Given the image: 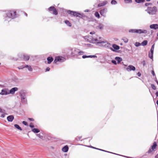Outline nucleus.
<instances>
[{
  "mask_svg": "<svg viewBox=\"0 0 158 158\" xmlns=\"http://www.w3.org/2000/svg\"><path fill=\"white\" fill-rule=\"evenodd\" d=\"M140 45H141V44L139 42H136V43H135V46H139Z\"/></svg>",
  "mask_w": 158,
  "mask_h": 158,
  "instance_id": "35",
  "label": "nucleus"
},
{
  "mask_svg": "<svg viewBox=\"0 0 158 158\" xmlns=\"http://www.w3.org/2000/svg\"><path fill=\"white\" fill-rule=\"evenodd\" d=\"M125 1L127 2H132L131 0H124Z\"/></svg>",
  "mask_w": 158,
  "mask_h": 158,
  "instance_id": "42",
  "label": "nucleus"
},
{
  "mask_svg": "<svg viewBox=\"0 0 158 158\" xmlns=\"http://www.w3.org/2000/svg\"><path fill=\"white\" fill-rule=\"evenodd\" d=\"M14 126L16 128H17V129L20 131L22 130V129L19 126V125L15 124L14 125Z\"/></svg>",
  "mask_w": 158,
  "mask_h": 158,
  "instance_id": "26",
  "label": "nucleus"
},
{
  "mask_svg": "<svg viewBox=\"0 0 158 158\" xmlns=\"http://www.w3.org/2000/svg\"><path fill=\"white\" fill-rule=\"evenodd\" d=\"M97 40V39H95V41H96Z\"/></svg>",
  "mask_w": 158,
  "mask_h": 158,
  "instance_id": "57",
  "label": "nucleus"
},
{
  "mask_svg": "<svg viewBox=\"0 0 158 158\" xmlns=\"http://www.w3.org/2000/svg\"><path fill=\"white\" fill-rule=\"evenodd\" d=\"M137 75L139 77H140L141 75V74L139 72L137 73Z\"/></svg>",
  "mask_w": 158,
  "mask_h": 158,
  "instance_id": "47",
  "label": "nucleus"
},
{
  "mask_svg": "<svg viewBox=\"0 0 158 158\" xmlns=\"http://www.w3.org/2000/svg\"><path fill=\"white\" fill-rule=\"evenodd\" d=\"M18 88L17 87H14L12 88L9 92V94H13L15 93V91L18 90Z\"/></svg>",
  "mask_w": 158,
  "mask_h": 158,
  "instance_id": "13",
  "label": "nucleus"
},
{
  "mask_svg": "<svg viewBox=\"0 0 158 158\" xmlns=\"http://www.w3.org/2000/svg\"><path fill=\"white\" fill-rule=\"evenodd\" d=\"M63 58L62 57L57 56L55 57L54 62L56 63L58 61L61 62Z\"/></svg>",
  "mask_w": 158,
  "mask_h": 158,
  "instance_id": "10",
  "label": "nucleus"
},
{
  "mask_svg": "<svg viewBox=\"0 0 158 158\" xmlns=\"http://www.w3.org/2000/svg\"><path fill=\"white\" fill-rule=\"evenodd\" d=\"M148 32V31L146 30H142L140 29H136V33L138 34H146Z\"/></svg>",
  "mask_w": 158,
  "mask_h": 158,
  "instance_id": "6",
  "label": "nucleus"
},
{
  "mask_svg": "<svg viewBox=\"0 0 158 158\" xmlns=\"http://www.w3.org/2000/svg\"><path fill=\"white\" fill-rule=\"evenodd\" d=\"M145 0H135V1L138 3H139L141 2H143L145 1Z\"/></svg>",
  "mask_w": 158,
  "mask_h": 158,
  "instance_id": "30",
  "label": "nucleus"
},
{
  "mask_svg": "<svg viewBox=\"0 0 158 158\" xmlns=\"http://www.w3.org/2000/svg\"><path fill=\"white\" fill-rule=\"evenodd\" d=\"M107 12V9L106 8L103 9L100 11V13L101 15L105 16L106 13Z\"/></svg>",
  "mask_w": 158,
  "mask_h": 158,
  "instance_id": "7",
  "label": "nucleus"
},
{
  "mask_svg": "<svg viewBox=\"0 0 158 158\" xmlns=\"http://www.w3.org/2000/svg\"><path fill=\"white\" fill-rule=\"evenodd\" d=\"M32 131L35 133H37L40 131V130L37 128H34L32 129Z\"/></svg>",
  "mask_w": 158,
  "mask_h": 158,
  "instance_id": "21",
  "label": "nucleus"
},
{
  "mask_svg": "<svg viewBox=\"0 0 158 158\" xmlns=\"http://www.w3.org/2000/svg\"><path fill=\"white\" fill-rule=\"evenodd\" d=\"M22 123L24 125H26V126H27V122H26V121H23L22 122Z\"/></svg>",
  "mask_w": 158,
  "mask_h": 158,
  "instance_id": "36",
  "label": "nucleus"
},
{
  "mask_svg": "<svg viewBox=\"0 0 158 158\" xmlns=\"http://www.w3.org/2000/svg\"><path fill=\"white\" fill-rule=\"evenodd\" d=\"M90 34L91 35L94 34H95V32L94 31H92L90 32Z\"/></svg>",
  "mask_w": 158,
  "mask_h": 158,
  "instance_id": "46",
  "label": "nucleus"
},
{
  "mask_svg": "<svg viewBox=\"0 0 158 158\" xmlns=\"http://www.w3.org/2000/svg\"><path fill=\"white\" fill-rule=\"evenodd\" d=\"M65 23L69 27H71L72 26L71 23L68 20H65Z\"/></svg>",
  "mask_w": 158,
  "mask_h": 158,
  "instance_id": "22",
  "label": "nucleus"
},
{
  "mask_svg": "<svg viewBox=\"0 0 158 158\" xmlns=\"http://www.w3.org/2000/svg\"><path fill=\"white\" fill-rule=\"evenodd\" d=\"M157 146V144L156 143V142H154L153 143V145L151 147V148H150L148 151V153H151L156 148Z\"/></svg>",
  "mask_w": 158,
  "mask_h": 158,
  "instance_id": "4",
  "label": "nucleus"
},
{
  "mask_svg": "<svg viewBox=\"0 0 158 158\" xmlns=\"http://www.w3.org/2000/svg\"><path fill=\"white\" fill-rule=\"evenodd\" d=\"M9 94V91L7 89H5L2 90L0 94L2 95H7Z\"/></svg>",
  "mask_w": 158,
  "mask_h": 158,
  "instance_id": "8",
  "label": "nucleus"
},
{
  "mask_svg": "<svg viewBox=\"0 0 158 158\" xmlns=\"http://www.w3.org/2000/svg\"><path fill=\"white\" fill-rule=\"evenodd\" d=\"M152 73L153 76H154L155 75L154 72V70H153L152 71Z\"/></svg>",
  "mask_w": 158,
  "mask_h": 158,
  "instance_id": "45",
  "label": "nucleus"
},
{
  "mask_svg": "<svg viewBox=\"0 0 158 158\" xmlns=\"http://www.w3.org/2000/svg\"><path fill=\"white\" fill-rule=\"evenodd\" d=\"M48 10L50 11H53L52 13L55 15H56L58 14L56 8L54 6L50 7L48 9Z\"/></svg>",
  "mask_w": 158,
  "mask_h": 158,
  "instance_id": "5",
  "label": "nucleus"
},
{
  "mask_svg": "<svg viewBox=\"0 0 158 158\" xmlns=\"http://www.w3.org/2000/svg\"><path fill=\"white\" fill-rule=\"evenodd\" d=\"M148 2L150 1L151 0H146Z\"/></svg>",
  "mask_w": 158,
  "mask_h": 158,
  "instance_id": "56",
  "label": "nucleus"
},
{
  "mask_svg": "<svg viewBox=\"0 0 158 158\" xmlns=\"http://www.w3.org/2000/svg\"><path fill=\"white\" fill-rule=\"evenodd\" d=\"M126 69L128 71L132 70L135 71V68L134 66L132 65H129L127 68Z\"/></svg>",
  "mask_w": 158,
  "mask_h": 158,
  "instance_id": "9",
  "label": "nucleus"
},
{
  "mask_svg": "<svg viewBox=\"0 0 158 158\" xmlns=\"http://www.w3.org/2000/svg\"><path fill=\"white\" fill-rule=\"evenodd\" d=\"M154 46H155V44H154L152 46L151 48V50H153L154 51Z\"/></svg>",
  "mask_w": 158,
  "mask_h": 158,
  "instance_id": "39",
  "label": "nucleus"
},
{
  "mask_svg": "<svg viewBox=\"0 0 158 158\" xmlns=\"http://www.w3.org/2000/svg\"><path fill=\"white\" fill-rule=\"evenodd\" d=\"M152 4V3H146L145 4V5L146 6H148L149 5H151Z\"/></svg>",
  "mask_w": 158,
  "mask_h": 158,
  "instance_id": "38",
  "label": "nucleus"
},
{
  "mask_svg": "<svg viewBox=\"0 0 158 158\" xmlns=\"http://www.w3.org/2000/svg\"><path fill=\"white\" fill-rule=\"evenodd\" d=\"M156 96H157L158 97V91H157L156 93Z\"/></svg>",
  "mask_w": 158,
  "mask_h": 158,
  "instance_id": "49",
  "label": "nucleus"
},
{
  "mask_svg": "<svg viewBox=\"0 0 158 158\" xmlns=\"http://www.w3.org/2000/svg\"><path fill=\"white\" fill-rule=\"evenodd\" d=\"M23 58L24 60H29L30 57L29 56L27 55H23Z\"/></svg>",
  "mask_w": 158,
  "mask_h": 158,
  "instance_id": "18",
  "label": "nucleus"
},
{
  "mask_svg": "<svg viewBox=\"0 0 158 158\" xmlns=\"http://www.w3.org/2000/svg\"><path fill=\"white\" fill-rule=\"evenodd\" d=\"M115 60L117 61V63L118 64L122 60V59L121 58L118 57H116L115 58Z\"/></svg>",
  "mask_w": 158,
  "mask_h": 158,
  "instance_id": "20",
  "label": "nucleus"
},
{
  "mask_svg": "<svg viewBox=\"0 0 158 158\" xmlns=\"http://www.w3.org/2000/svg\"><path fill=\"white\" fill-rule=\"evenodd\" d=\"M136 29H131L129 30V32L131 33H136Z\"/></svg>",
  "mask_w": 158,
  "mask_h": 158,
  "instance_id": "29",
  "label": "nucleus"
},
{
  "mask_svg": "<svg viewBox=\"0 0 158 158\" xmlns=\"http://www.w3.org/2000/svg\"><path fill=\"white\" fill-rule=\"evenodd\" d=\"M111 62L113 63L114 64H117L116 61L115 60H113L111 61Z\"/></svg>",
  "mask_w": 158,
  "mask_h": 158,
  "instance_id": "41",
  "label": "nucleus"
},
{
  "mask_svg": "<svg viewBox=\"0 0 158 158\" xmlns=\"http://www.w3.org/2000/svg\"><path fill=\"white\" fill-rule=\"evenodd\" d=\"M37 135L40 139L43 138V136L40 134H37Z\"/></svg>",
  "mask_w": 158,
  "mask_h": 158,
  "instance_id": "32",
  "label": "nucleus"
},
{
  "mask_svg": "<svg viewBox=\"0 0 158 158\" xmlns=\"http://www.w3.org/2000/svg\"><path fill=\"white\" fill-rule=\"evenodd\" d=\"M153 55L152 54H151V53H149L148 55L149 57L151 59H152L153 58Z\"/></svg>",
  "mask_w": 158,
  "mask_h": 158,
  "instance_id": "31",
  "label": "nucleus"
},
{
  "mask_svg": "<svg viewBox=\"0 0 158 158\" xmlns=\"http://www.w3.org/2000/svg\"><path fill=\"white\" fill-rule=\"evenodd\" d=\"M146 11L149 14L154 15L156 14L157 11V9L156 6H154L152 7L148 6L147 7Z\"/></svg>",
  "mask_w": 158,
  "mask_h": 158,
  "instance_id": "1",
  "label": "nucleus"
},
{
  "mask_svg": "<svg viewBox=\"0 0 158 158\" xmlns=\"http://www.w3.org/2000/svg\"><path fill=\"white\" fill-rule=\"evenodd\" d=\"M96 28L97 29H102L103 28V25L102 24H99L98 26H97Z\"/></svg>",
  "mask_w": 158,
  "mask_h": 158,
  "instance_id": "23",
  "label": "nucleus"
},
{
  "mask_svg": "<svg viewBox=\"0 0 158 158\" xmlns=\"http://www.w3.org/2000/svg\"><path fill=\"white\" fill-rule=\"evenodd\" d=\"M2 117H4V114H2Z\"/></svg>",
  "mask_w": 158,
  "mask_h": 158,
  "instance_id": "52",
  "label": "nucleus"
},
{
  "mask_svg": "<svg viewBox=\"0 0 158 158\" xmlns=\"http://www.w3.org/2000/svg\"><path fill=\"white\" fill-rule=\"evenodd\" d=\"M123 40L124 42L126 43L128 41V40L127 38H123Z\"/></svg>",
  "mask_w": 158,
  "mask_h": 158,
  "instance_id": "33",
  "label": "nucleus"
},
{
  "mask_svg": "<svg viewBox=\"0 0 158 158\" xmlns=\"http://www.w3.org/2000/svg\"><path fill=\"white\" fill-rule=\"evenodd\" d=\"M148 43V41L145 40L143 41L142 43L141 44L143 46H145L147 45Z\"/></svg>",
  "mask_w": 158,
  "mask_h": 158,
  "instance_id": "27",
  "label": "nucleus"
},
{
  "mask_svg": "<svg viewBox=\"0 0 158 158\" xmlns=\"http://www.w3.org/2000/svg\"><path fill=\"white\" fill-rule=\"evenodd\" d=\"M144 65H145V63H144V64H143V66H144Z\"/></svg>",
  "mask_w": 158,
  "mask_h": 158,
  "instance_id": "59",
  "label": "nucleus"
},
{
  "mask_svg": "<svg viewBox=\"0 0 158 158\" xmlns=\"http://www.w3.org/2000/svg\"><path fill=\"white\" fill-rule=\"evenodd\" d=\"M84 53V52L83 51H80L78 52V54L79 55H82Z\"/></svg>",
  "mask_w": 158,
  "mask_h": 158,
  "instance_id": "40",
  "label": "nucleus"
},
{
  "mask_svg": "<svg viewBox=\"0 0 158 158\" xmlns=\"http://www.w3.org/2000/svg\"><path fill=\"white\" fill-rule=\"evenodd\" d=\"M156 83H157V85H158V81H156Z\"/></svg>",
  "mask_w": 158,
  "mask_h": 158,
  "instance_id": "55",
  "label": "nucleus"
},
{
  "mask_svg": "<svg viewBox=\"0 0 158 158\" xmlns=\"http://www.w3.org/2000/svg\"><path fill=\"white\" fill-rule=\"evenodd\" d=\"M95 16L98 19H99L100 17V15L99 13L97 11H96L95 12L94 14Z\"/></svg>",
  "mask_w": 158,
  "mask_h": 158,
  "instance_id": "24",
  "label": "nucleus"
},
{
  "mask_svg": "<svg viewBox=\"0 0 158 158\" xmlns=\"http://www.w3.org/2000/svg\"><path fill=\"white\" fill-rule=\"evenodd\" d=\"M14 118V117L13 115H10L7 117V120L9 122H12Z\"/></svg>",
  "mask_w": 158,
  "mask_h": 158,
  "instance_id": "16",
  "label": "nucleus"
},
{
  "mask_svg": "<svg viewBox=\"0 0 158 158\" xmlns=\"http://www.w3.org/2000/svg\"><path fill=\"white\" fill-rule=\"evenodd\" d=\"M156 104L158 105V100L156 102Z\"/></svg>",
  "mask_w": 158,
  "mask_h": 158,
  "instance_id": "54",
  "label": "nucleus"
},
{
  "mask_svg": "<svg viewBox=\"0 0 158 158\" xmlns=\"http://www.w3.org/2000/svg\"><path fill=\"white\" fill-rule=\"evenodd\" d=\"M2 109L0 107V112H2Z\"/></svg>",
  "mask_w": 158,
  "mask_h": 158,
  "instance_id": "50",
  "label": "nucleus"
},
{
  "mask_svg": "<svg viewBox=\"0 0 158 158\" xmlns=\"http://www.w3.org/2000/svg\"><path fill=\"white\" fill-rule=\"evenodd\" d=\"M29 126L31 128H33L34 127V126L32 123H30L29 125Z\"/></svg>",
  "mask_w": 158,
  "mask_h": 158,
  "instance_id": "34",
  "label": "nucleus"
},
{
  "mask_svg": "<svg viewBox=\"0 0 158 158\" xmlns=\"http://www.w3.org/2000/svg\"><path fill=\"white\" fill-rule=\"evenodd\" d=\"M97 56L95 55H90V56H86L83 55L82 56V57L83 58L85 59L86 58H96Z\"/></svg>",
  "mask_w": 158,
  "mask_h": 158,
  "instance_id": "15",
  "label": "nucleus"
},
{
  "mask_svg": "<svg viewBox=\"0 0 158 158\" xmlns=\"http://www.w3.org/2000/svg\"><path fill=\"white\" fill-rule=\"evenodd\" d=\"M150 51L151 52L150 53H151V54H153L154 51L152 50H151Z\"/></svg>",
  "mask_w": 158,
  "mask_h": 158,
  "instance_id": "48",
  "label": "nucleus"
},
{
  "mask_svg": "<svg viewBox=\"0 0 158 158\" xmlns=\"http://www.w3.org/2000/svg\"><path fill=\"white\" fill-rule=\"evenodd\" d=\"M108 2L106 1H105L102 3L99 4L98 5V7H99L105 6L107 3Z\"/></svg>",
  "mask_w": 158,
  "mask_h": 158,
  "instance_id": "12",
  "label": "nucleus"
},
{
  "mask_svg": "<svg viewBox=\"0 0 158 158\" xmlns=\"http://www.w3.org/2000/svg\"><path fill=\"white\" fill-rule=\"evenodd\" d=\"M1 64V63H0V65Z\"/></svg>",
  "mask_w": 158,
  "mask_h": 158,
  "instance_id": "60",
  "label": "nucleus"
},
{
  "mask_svg": "<svg viewBox=\"0 0 158 158\" xmlns=\"http://www.w3.org/2000/svg\"><path fill=\"white\" fill-rule=\"evenodd\" d=\"M16 13L15 10H10L7 11L6 14L9 18L14 19L16 17Z\"/></svg>",
  "mask_w": 158,
  "mask_h": 158,
  "instance_id": "2",
  "label": "nucleus"
},
{
  "mask_svg": "<svg viewBox=\"0 0 158 158\" xmlns=\"http://www.w3.org/2000/svg\"><path fill=\"white\" fill-rule=\"evenodd\" d=\"M111 3L112 5H116L117 3V2L115 0H112L111 1Z\"/></svg>",
  "mask_w": 158,
  "mask_h": 158,
  "instance_id": "28",
  "label": "nucleus"
},
{
  "mask_svg": "<svg viewBox=\"0 0 158 158\" xmlns=\"http://www.w3.org/2000/svg\"><path fill=\"white\" fill-rule=\"evenodd\" d=\"M69 149V148L68 146L66 145L64 146L62 149V151L65 152H67Z\"/></svg>",
  "mask_w": 158,
  "mask_h": 158,
  "instance_id": "17",
  "label": "nucleus"
},
{
  "mask_svg": "<svg viewBox=\"0 0 158 158\" xmlns=\"http://www.w3.org/2000/svg\"><path fill=\"white\" fill-rule=\"evenodd\" d=\"M152 88L154 89H156V88L155 85L153 84H152Z\"/></svg>",
  "mask_w": 158,
  "mask_h": 158,
  "instance_id": "37",
  "label": "nucleus"
},
{
  "mask_svg": "<svg viewBox=\"0 0 158 158\" xmlns=\"http://www.w3.org/2000/svg\"><path fill=\"white\" fill-rule=\"evenodd\" d=\"M68 13L71 15H73L74 16L78 17L80 18H82V15L77 12L69 10L68 11Z\"/></svg>",
  "mask_w": 158,
  "mask_h": 158,
  "instance_id": "3",
  "label": "nucleus"
},
{
  "mask_svg": "<svg viewBox=\"0 0 158 158\" xmlns=\"http://www.w3.org/2000/svg\"><path fill=\"white\" fill-rule=\"evenodd\" d=\"M48 60V63L50 64L53 60V59L51 57H48L47 59Z\"/></svg>",
  "mask_w": 158,
  "mask_h": 158,
  "instance_id": "19",
  "label": "nucleus"
},
{
  "mask_svg": "<svg viewBox=\"0 0 158 158\" xmlns=\"http://www.w3.org/2000/svg\"><path fill=\"white\" fill-rule=\"evenodd\" d=\"M112 47L114 49H113L112 48H111L110 49L113 51H115L116 50H118L120 48L118 46L115 44H113L112 45Z\"/></svg>",
  "mask_w": 158,
  "mask_h": 158,
  "instance_id": "11",
  "label": "nucleus"
},
{
  "mask_svg": "<svg viewBox=\"0 0 158 158\" xmlns=\"http://www.w3.org/2000/svg\"><path fill=\"white\" fill-rule=\"evenodd\" d=\"M150 27L151 29H157L158 28V24H153L150 26Z\"/></svg>",
  "mask_w": 158,
  "mask_h": 158,
  "instance_id": "14",
  "label": "nucleus"
},
{
  "mask_svg": "<svg viewBox=\"0 0 158 158\" xmlns=\"http://www.w3.org/2000/svg\"><path fill=\"white\" fill-rule=\"evenodd\" d=\"M50 70V68L49 67H47L46 69V72L49 71Z\"/></svg>",
  "mask_w": 158,
  "mask_h": 158,
  "instance_id": "44",
  "label": "nucleus"
},
{
  "mask_svg": "<svg viewBox=\"0 0 158 158\" xmlns=\"http://www.w3.org/2000/svg\"><path fill=\"white\" fill-rule=\"evenodd\" d=\"M28 119L30 121H33L34 120V119L32 118H29Z\"/></svg>",
  "mask_w": 158,
  "mask_h": 158,
  "instance_id": "43",
  "label": "nucleus"
},
{
  "mask_svg": "<svg viewBox=\"0 0 158 158\" xmlns=\"http://www.w3.org/2000/svg\"><path fill=\"white\" fill-rule=\"evenodd\" d=\"M157 36H158V33L157 34Z\"/></svg>",
  "mask_w": 158,
  "mask_h": 158,
  "instance_id": "58",
  "label": "nucleus"
},
{
  "mask_svg": "<svg viewBox=\"0 0 158 158\" xmlns=\"http://www.w3.org/2000/svg\"><path fill=\"white\" fill-rule=\"evenodd\" d=\"M25 15L26 16H27V14L26 13H25Z\"/></svg>",
  "mask_w": 158,
  "mask_h": 158,
  "instance_id": "53",
  "label": "nucleus"
},
{
  "mask_svg": "<svg viewBox=\"0 0 158 158\" xmlns=\"http://www.w3.org/2000/svg\"><path fill=\"white\" fill-rule=\"evenodd\" d=\"M28 68V70L31 71H32V69L31 66H28V65H26L24 67V68Z\"/></svg>",
  "mask_w": 158,
  "mask_h": 158,
  "instance_id": "25",
  "label": "nucleus"
},
{
  "mask_svg": "<svg viewBox=\"0 0 158 158\" xmlns=\"http://www.w3.org/2000/svg\"><path fill=\"white\" fill-rule=\"evenodd\" d=\"M156 158H158V154L155 156Z\"/></svg>",
  "mask_w": 158,
  "mask_h": 158,
  "instance_id": "51",
  "label": "nucleus"
}]
</instances>
